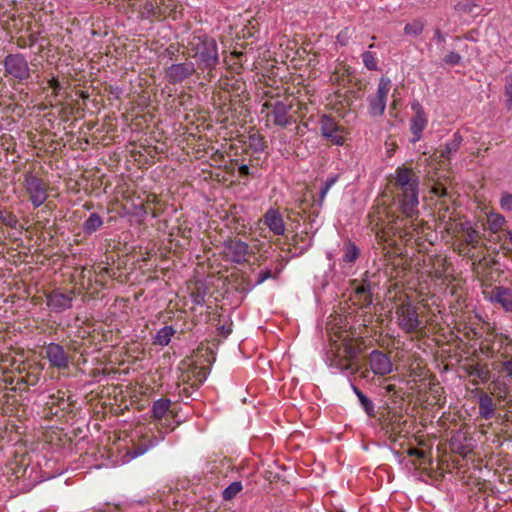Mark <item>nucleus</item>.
I'll return each instance as SVG.
<instances>
[{
    "instance_id": "obj_11",
    "label": "nucleus",
    "mask_w": 512,
    "mask_h": 512,
    "mask_svg": "<svg viewBox=\"0 0 512 512\" xmlns=\"http://www.w3.org/2000/svg\"><path fill=\"white\" fill-rule=\"evenodd\" d=\"M413 116L410 119V131L412 133L411 143L415 144L422 138V133L428 125V117L418 100H414L410 104Z\"/></svg>"
},
{
    "instance_id": "obj_15",
    "label": "nucleus",
    "mask_w": 512,
    "mask_h": 512,
    "mask_svg": "<svg viewBox=\"0 0 512 512\" xmlns=\"http://www.w3.org/2000/svg\"><path fill=\"white\" fill-rule=\"evenodd\" d=\"M263 223L276 236H283L286 232L283 216L276 208L271 207L267 209L263 216Z\"/></svg>"
},
{
    "instance_id": "obj_20",
    "label": "nucleus",
    "mask_w": 512,
    "mask_h": 512,
    "mask_svg": "<svg viewBox=\"0 0 512 512\" xmlns=\"http://www.w3.org/2000/svg\"><path fill=\"white\" fill-rule=\"evenodd\" d=\"M479 415L485 420H489L495 415V404L493 399L486 393L478 397Z\"/></svg>"
},
{
    "instance_id": "obj_27",
    "label": "nucleus",
    "mask_w": 512,
    "mask_h": 512,
    "mask_svg": "<svg viewBox=\"0 0 512 512\" xmlns=\"http://www.w3.org/2000/svg\"><path fill=\"white\" fill-rule=\"evenodd\" d=\"M339 175L338 174H331L327 177L326 181L324 182L323 186L320 189L319 198L317 199V205L321 208L323 206V203L325 201V198L329 192V190L335 185V183L338 181Z\"/></svg>"
},
{
    "instance_id": "obj_37",
    "label": "nucleus",
    "mask_w": 512,
    "mask_h": 512,
    "mask_svg": "<svg viewBox=\"0 0 512 512\" xmlns=\"http://www.w3.org/2000/svg\"><path fill=\"white\" fill-rule=\"evenodd\" d=\"M350 36L351 34L349 29L345 28L336 35V42L341 46H346L349 42Z\"/></svg>"
},
{
    "instance_id": "obj_8",
    "label": "nucleus",
    "mask_w": 512,
    "mask_h": 512,
    "mask_svg": "<svg viewBox=\"0 0 512 512\" xmlns=\"http://www.w3.org/2000/svg\"><path fill=\"white\" fill-rule=\"evenodd\" d=\"M195 63L189 60L172 63L164 69V79L171 85L181 84L196 73Z\"/></svg>"
},
{
    "instance_id": "obj_3",
    "label": "nucleus",
    "mask_w": 512,
    "mask_h": 512,
    "mask_svg": "<svg viewBox=\"0 0 512 512\" xmlns=\"http://www.w3.org/2000/svg\"><path fill=\"white\" fill-rule=\"evenodd\" d=\"M5 76L19 83L27 81L31 77V68L26 56L20 52L9 53L3 59Z\"/></svg>"
},
{
    "instance_id": "obj_31",
    "label": "nucleus",
    "mask_w": 512,
    "mask_h": 512,
    "mask_svg": "<svg viewBox=\"0 0 512 512\" xmlns=\"http://www.w3.org/2000/svg\"><path fill=\"white\" fill-rule=\"evenodd\" d=\"M424 30V24L421 21L415 20L407 23L404 27V33L409 36H419Z\"/></svg>"
},
{
    "instance_id": "obj_46",
    "label": "nucleus",
    "mask_w": 512,
    "mask_h": 512,
    "mask_svg": "<svg viewBox=\"0 0 512 512\" xmlns=\"http://www.w3.org/2000/svg\"><path fill=\"white\" fill-rule=\"evenodd\" d=\"M218 331L223 337H228L232 332V328L230 326L221 325L218 327Z\"/></svg>"
},
{
    "instance_id": "obj_29",
    "label": "nucleus",
    "mask_w": 512,
    "mask_h": 512,
    "mask_svg": "<svg viewBox=\"0 0 512 512\" xmlns=\"http://www.w3.org/2000/svg\"><path fill=\"white\" fill-rule=\"evenodd\" d=\"M488 228L492 233H497L505 223L504 216L498 213H490L487 216Z\"/></svg>"
},
{
    "instance_id": "obj_18",
    "label": "nucleus",
    "mask_w": 512,
    "mask_h": 512,
    "mask_svg": "<svg viewBox=\"0 0 512 512\" xmlns=\"http://www.w3.org/2000/svg\"><path fill=\"white\" fill-rule=\"evenodd\" d=\"M360 256L359 247L350 239H347L343 243L342 247V255L340 258V262L343 266L349 265L352 266Z\"/></svg>"
},
{
    "instance_id": "obj_35",
    "label": "nucleus",
    "mask_w": 512,
    "mask_h": 512,
    "mask_svg": "<svg viewBox=\"0 0 512 512\" xmlns=\"http://www.w3.org/2000/svg\"><path fill=\"white\" fill-rule=\"evenodd\" d=\"M476 7H478L477 0H460L455 5L457 11L465 13H472Z\"/></svg>"
},
{
    "instance_id": "obj_42",
    "label": "nucleus",
    "mask_w": 512,
    "mask_h": 512,
    "mask_svg": "<svg viewBox=\"0 0 512 512\" xmlns=\"http://www.w3.org/2000/svg\"><path fill=\"white\" fill-rule=\"evenodd\" d=\"M160 425L161 427L159 428V432L162 433L161 437L164 436L165 433L173 431L176 427V425H174L171 421L168 420H162Z\"/></svg>"
},
{
    "instance_id": "obj_5",
    "label": "nucleus",
    "mask_w": 512,
    "mask_h": 512,
    "mask_svg": "<svg viewBox=\"0 0 512 512\" xmlns=\"http://www.w3.org/2000/svg\"><path fill=\"white\" fill-rule=\"evenodd\" d=\"M397 325L406 334H413L423 329L418 309L411 302H403L396 307Z\"/></svg>"
},
{
    "instance_id": "obj_14",
    "label": "nucleus",
    "mask_w": 512,
    "mask_h": 512,
    "mask_svg": "<svg viewBox=\"0 0 512 512\" xmlns=\"http://www.w3.org/2000/svg\"><path fill=\"white\" fill-rule=\"evenodd\" d=\"M45 352L46 358L52 367L60 370L68 368L69 356L62 345L51 342L46 346Z\"/></svg>"
},
{
    "instance_id": "obj_13",
    "label": "nucleus",
    "mask_w": 512,
    "mask_h": 512,
    "mask_svg": "<svg viewBox=\"0 0 512 512\" xmlns=\"http://www.w3.org/2000/svg\"><path fill=\"white\" fill-rule=\"evenodd\" d=\"M369 364L371 372L376 376L389 375L394 368L390 357L380 350L371 351L369 355Z\"/></svg>"
},
{
    "instance_id": "obj_48",
    "label": "nucleus",
    "mask_w": 512,
    "mask_h": 512,
    "mask_svg": "<svg viewBox=\"0 0 512 512\" xmlns=\"http://www.w3.org/2000/svg\"><path fill=\"white\" fill-rule=\"evenodd\" d=\"M178 52V50L173 46V45H170L167 49H166V54L168 55V57L172 60L174 58V56L176 55V53Z\"/></svg>"
},
{
    "instance_id": "obj_21",
    "label": "nucleus",
    "mask_w": 512,
    "mask_h": 512,
    "mask_svg": "<svg viewBox=\"0 0 512 512\" xmlns=\"http://www.w3.org/2000/svg\"><path fill=\"white\" fill-rule=\"evenodd\" d=\"M350 386L354 394L357 396L361 407L368 416L375 415V405L352 381L349 379Z\"/></svg>"
},
{
    "instance_id": "obj_33",
    "label": "nucleus",
    "mask_w": 512,
    "mask_h": 512,
    "mask_svg": "<svg viewBox=\"0 0 512 512\" xmlns=\"http://www.w3.org/2000/svg\"><path fill=\"white\" fill-rule=\"evenodd\" d=\"M0 221L12 229H16L19 222L15 214L5 210H0Z\"/></svg>"
},
{
    "instance_id": "obj_49",
    "label": "nucleus",
    "mask_w": 512,
    "mask_h": 512,
    "mask_svg": "<svg viewBox=\"0 0 512 512\" xmlns=\"http://www.w3.org/2000/svg\"><path fill=\"white\" fill-rule=\"evenodd\" d=\"M193 303L196 304V305H203L204 303V297L203 296H200V295H197L194 299H193Z\"/></svg>"
},
{
    "instance_id": "obj_39",
    "label": "nucleus",
    "mask_w": 512,
    "mask_h": 512,
    "mask_svg": "<svg viewBox=\"0 0 512 512\" xmlns=\"http://www.w3.org/2000/svg\"><path fill=\"white\" fill-rule=\"evenodd\" d=\"M356 293L363 297L364 301H371V292L369 285L361 284L356 288Z\"/></svg>"
},
{
    "instance_id": "obj_55",
    "label": "nucleus",
    "mask_w": 512,
    "mask_h": 512,
    "mask_svg": "<svg viewBox=\"0 0 512 512\" xmlns=\"http://www.w3.org/2000/svg\"><path fill=\"white\" fill-rule=\"evenodd\" d=\"M281 141H282L283 143H285V142H286V136H284V137L281 139Z\"/></svg>"
},
{
    "instance_id": "obj_6",
    "label": "nucleus",
    "mask_w": 512,
    "mask_h": 512,
    "mask_svg": "<svg viewBox=\"0 0 512 512\" xmlns=\"http://www.w3.org/2000/svg\"><path fill=\"white\" fill-rule=\"evenodd\" d=\"M391 87L392 82L388 77H381L379 79L376 93L374 95H369L367 98L369 114L371 116L379 117L384 114Z\"/></svg>"
},
{
    "instance_id": "obj_56",
    "label": "nucleus",
    "mask_w": 512,
    "mask_h": 512,
    "mask_svg": "<svg viewBox=\"0 0 512 512\" xmlns=\"http://www.w3.org/2000/svg\"><path fill=\"white\" fill-rule=\"evenodd\" d=\"M454 39L457 41L461 40L460 37H458V36H456Z\"/></svg>"
},
{
    "instance_id": "obj_17",
    "label": "nucleus",
    "mask_w": 512,
    "mask_h": 512,
    "mask_svg": "<svg viewBox=\"0 0 512 512\" xmlns=\"http://www.w3.org/2000/svg\"><path fill=\"white\" fill-rule=\"evenodd\" d=\"M163 440H164V436L159 437V438L156 436H152L148 440L136 445L135 447L130 449L124 456L125 462H128L132 459H135L139 456L144 455L147 451H149L153 447L157 446Z\"/></svg>"
},
{
    "instance_id": "obj_47",
    "label": "nucleus",
    "mask_w": 512,
    "mask_h": 512,
    "mask_svg": "<svg viewBox=\"0 0 512 512\" xmlns=\"http://www.w3.org/2000/svg\"><path fill=\"white\" fill-rule=\"evenodd\" d=\"M238 170L241 176H249L251 174L250 168L246 164L240 165Z\"/></svg>"
},
{
    "instance_id": "obj_26",
    "label": "nucleus",
    "mask_w": 512,
    "mask_h": 512,
    "mask_svg": "<svg viewBox=\"0 0 512 512\" xmlns=\"http://www.w3.org/2000/svg\"><path fill=\"white\" fill-rule=\"evenodd\" d=\"M462 231L464 232V242L467 245L476 248L479 243V233L476 231L470 222H465L462 224Z\"/></svg>"
},
{
    "instance_id": "obj_25",
    "label": "nucleus",
    "mask_w": 512,
    "mask_h": 512,
    "mask_svg": "<svg viewBox=\"0 0 512 512\" xmlns=\"http://www.w3.org/2000/svg\"><path fill=\"white\" fill-rule=\"evenodd\" d=\"M174 334L175 329L172 326L166 325L157 331L156 335L153 337V343L160 346H167Z\"/></svg>"
},
{
    "instance_id": "obj_51",
    "label": "nucleus",
    "mask_w": 512,
    "mask_h": 512,
    "mask_svg": "<svg viewBox=\"0 0 512 512\" xmlns=\"http://www.w3.org/2000/svg\"><path fill=\"white\" fill-rule=\"evenodd\" d=\"M370 372H371V369H370V370H365V371H363V372L361 373V375H360V376H361V378H364V379L368 378V377H369V375H370Z\"/></svg>"
},
{
    "instance_id": "obj_45",
    "label": "nucleus",
    "mask_w": 512,
    "mask_h": 512,
    "mask_svg": "<svg viewBox=\"0 0 512 512\" xmlns=\"http://www.w3.org/2000/svg\"><path fill=\"white\" fill-rule=\"evenodd\" d=\"M48 84H49L50 88L53 89L54 94L57 95L59 90L61 89V84H60L59 80L57 78L53 77L48 81Z\"/></svg>"
},
{
    "instance_id": "obj_50",
    "label": "nucleus",
    "mask_w": 512,
    "mask_h": 512,
    "mask_svg": "<svg viewBox=\"0 0 512 512\" xmlns=\"http://www.w3.org/2000/svg\"><path fill=\"white\" fill-rule=\"evenodd\" d=\"M496 388H497L499 391L503 392L504 394H506V393L508 392L507 387H506V385H505L504 383H499V384H497V385H496Z\"/></svg>"
},
{
    "instance_id": "obj_43",
    "label": "nucleus",
    "mask_w": 512,
    "mask_h": 512,
    "mask_svg": "<svg viewBox=\"0 0 512 512\" xmlns=\"http://www.w3.org/2000/svg\"><path fill=\"white\" fill-rule=\"evenodd\" d=\"M407 454L411 457H417L419 459H422L425 457V452L423 450L417 449V448H409L407 450Z\"/></svg>"
},
{
    "instance_id": "obj_19",
    "label": "nucleus",
    "mask_w": 512,
    "mask_h": 512,
    "mask_svg": "<svg viewBox=\"0 0 512 512\" xmlns=\"http://www.w3.org/2000/svg\"><path fill=\"white\" fill-rule=\"evenodd\" d=\"M463 142L462 135L456 131L452 137L443 145L440 151V157L444 160H451L452 157L458 152Z\"/></svg>"
},
{
    "instance_id": "obj_32",
    "label": "nucleus",
    "mask_w": 512,
    "mask_h": 512,
    "mask_svg": "<svg viewBox=\"0 0 512 512\" xmlns=\"http://www.w3.org/2000/svg\"><path fill=\"white\" fill-rule=\"evenodd\" d=\"M364 66L370 71L378 69V61L371 51H365L361 55Z\"/></svg>"
},
{
    "instance_id": "obj_23",
    "label": "nucleus",
    "mask_w": 512,
    "mask_h": 512,
    "mask_svg": "<svg viewBox=\"0 0 512 512\" xmlns=\"http://www.w3.org/2000/svg\"><path fill=\"white\" fill-rule=\"evenodd\" d=\"M103 225V219L98 213H91L84 221L82 230L86 235L95 233Z\"/></svg>"
},
{
    "instance_id": "obj_1",
    "label": "nucleus",
    "mask_w": 512,
    "mask_h": 512,
    "mask_svg": "<svg viewBox=\"0 0 512 512\" xmlns=\"http://www.w3.org/2000/svg\"><path fill=\"white\" fill-rule=\"evenodd\" d=\"M187 48L195 66L212 76L221 62L216 39L206 33L194 32L187 39Z\"/></svg>"
},
{
    "instance_id": "obj_30",
    "label": "nucleus",
    "mask_w": 512,
    "mask_h": 512,
    "mask_svg": "<svg viewBox=\"0 0 512 512\" xmlns=\"http://www.w3.org/2000/svg\"><path fill=\"white\" fill-rule=\"evenodd\" d=\"M242 488L243 486L240 481L232 482L223 490V499L226 501L232 500L242 490Z\"/></svg>"
},
{
    "instance_id": "obj_44",
    "label": "nucleus",
    "mask_w": 512,
    "mask_h": 512,
    "mask_svg": "<svg viewBox=\"0 0 512 512\" xmlns=\"http://www.w3.org/2000/svg\"><path fill=\"white\" fill-rule=\"evenodd\" d=\"M502 368L506 372V375L512 381V359L503 361L502 362Z\"/></svg>"
},
{
    "instance_id": "obj_2",
    "label": "nucleus",
    "mask_w": 512,
    "mask_h": 512,
    "mask_svg": "<svg viewBox=\"0 0 512 512\" xmlns=\"http://www.w3.org/2000/svg\"><path fill=\"white\" fill-rule=\"evenodd\" d=\"M395 186L400 191L398 200L402 213L408 218L418 216L419 205V177L411 168L399 166L395 170Z\"/></svg>"
},
{
    "instance_id": "obj_12",
    "label": "nucleus",
    "mask_w": 512,
    "mask_h": 512,
    "mask_svg": "<svg viewBox=\"0 0 512 512\" xmlns=\"http://www.w3.org/2000/svg\"><path fill=\"white\" fill-rule=\"evenodd\" d=\"M47 307L54 313H63L73 306V291L63 292L60 289H54L45 295Z\"/></svg>"
},
{
    "instance_id": "obj_54",
    "label": "nucleus",
    "mask_w": 512,
    "mask_h": 512,
    "mask_svg": "<svg viewBox=\"0 0 512 512\" xmlns=\"http://www.w3.org/2000/svg\"><path fill=\"white\" fill-rule=\"evenodd\" d=\"M508 236H509V241H510V242H511V244H512V232H509V233H508Z\"/></svg>"
},
{
    "instance_id": "obj_9",
    "label": "nucleus",
    "mask_w": 512,
    "mask_h": 512,
    "mask_svg": "<svg viewBox=\"0 0 512 512\" xmlns=\"http://www.w3.org/2000/svg\"><path fill=\"white\" fill-rule=\"evenodd\" d=\"M222 247L225 260L234 264L247 262L250 250L248 243L237 238H230L223 242Z\"/></svg>"
},
{
    "instance_id": "obj_7",
    "label": "nucleus",
    "mask_w": 512,
    "mask_h": 512,
    "mask_svg": "<svg viewBox=\"0 0 512 512\" xmlns=\"http://www.w3.org/2000/svg\"><path fill=\"white\" fill-rule=\"evenodd\" d=\"M319 126L321 136L336 146H343L345 144V128L340 126L335 118L329 114H321L319 116Z\"/></svg>"
},
{
    "instance_id": "obj_24",
    "label": "nucleus",
    "mask_w": 512,
    "mask_h": 512,
    "mask_svg": "<svg viewBox=\"0 0 512 512\" xmlns=\"http://www.w3.org/2000/svg\"><path fill=\"white\" fill-rule=\"evenodd\" d=\"M248 145L254 153H263L267 148L265 137L258 132L249 133Z\"/></svg>"
},
{
    "instance_id": "obj_4",
    "label": "nucleus",
    "mask_w": 512,
    "mask_h": 512,
    "mask_svg": "<svg viewBox=\"0 0 512 512\" xmlns=\"http://www.w3.org/2000/svg\"><path fill=\"white\" fill-rule=\"evenodd\" d=\"M23 186L33 208L41 207L48 199V184L32 171L23 175Z\"/></svg>"
},
{
    "instance_id": "obj_52",
    "label": "nucleus",
    "mask_w": 512,
    "mask_h": 512,
    "mask_svg": "<svg viewBox=\"0 0 512 512\" xmlns=\"http://www.w3.org/2000/svg\"><path fill=\"white\" fill-rule=\"evenodd\" d=\"M385 389H386V391H387L388 393H390V392H394V391H395V386H394V385H387V386L385 387Z\"/></svg>"
},
{
    "instance_id": "obj_41",
    "label": "nucleus",
    "mask_w": 512,
    "mask_h": 512,
    "mask_svg": "<svg viewBox=\"0 0 512 512\" xmlns=\"http://www.w3.org/2000/svg\"><path fill=\"white\" fill-rule=\"evenodd\" d=\"M276 276L272 274L271 270L270 269H265L263 271H261L258 275V278H257V281L255 283V285H260L262 284L263 282H265L266 280L270 279V278H275Z\"/></svg>"
},
{
    "instance_id": "obj_10",
    "label": "nucleus",
    "mask_w": 512,
    "mask_h": 512,
    "mask_svg": "<svg viewBox=\"0 0 512 512\" xmlns=\"http://www.w3.org/2000/svg\"><path fill=\"white\" fill-rule=\"evenodd\" d=\"M264 107L271 109L268 117L272 119V122L275 126L285 128L296 122L295 118L291 114V104H287L284 101L278 100L274 103L266 102Z\"/></svg>"
},
{
    "instance_id": "obj_34",
    "label": "nucleus",
    "mask_w": 512,
    "mask_h": 512,
    "mask_svg": "<svg viewBox=\"0 0 512 512\" xmlns=\"http://www.w3.org/2000/svg\"><path fill=\"white\" fill-rule=\"evenodd\" d=\"M504 95L506 97V108L508 110H512V75H508L505 77Z\"/></svg>"
},
{
    "instance_id": "obj_38",
    "label": "nucleus",
    "mask_w": 512,
    "mask_h": 512,
    "mask_svg": "<svg viewBox=\"0 0 512 512\" xmlns=\"http://www.w3.org/2000/svg\"><path fill=\"white\" fill-rule=\"evenodd\" d=\"M500 206L503 210L512 212V194L504 193L500 199Z\"/></svg>"
},
{
    "instance_id": "obj_16",
    "label": "nucleus",
    "mask_w": 512,
    "mask_h": 512,
    "mask_svg": "<svg viewBox=\"0 0 512 512\" xmlns=\"http://www.w3.org/2000/svg\"><path fill=\"white\" fill-rule=\"evenodd\" d=\"M491 303L499 304L505 311L512 312V291L503 286H495L491 294L486 297Z\"/></svg>"
},
{
    "instance_id": "obj_53",
    "label": "nucleus",
    "mask_w": 512,
    "mask_h": 512,
    "mask_svg": "<svg viewBox=\"0 0 512 512\" xmlns=\"http://www.w3.org/2000/svg\"><path fill=\"white\" fill-rule=\"evenodd\" d=\"M30 41L31 45H33L36 42V37L34 35H30Z\"/></svg>"
},
{
    "instance_id": "obj_40",
    "label": "nucleus",
    "mask_w": 512,
    "mask_h": 512,
    "mask_svg": "<svg viewBox=\"0 0 512 512\" xmlns=\"http://www.w3.org/2000/svg\"><path fill=\"white\" fill-rule=\"evenodd\" d=\"M433 40L441 50L444 49L446 43V35L443 34L439 29L435 30Z\"/></svg>"
},
{
    "instance_id": "obj_28",
    "label": "nucleus",
    "mask_w": 512,
    "mask_h": 512,
    "mask_svg": "<svg viewBox=\"0 0 512 512\" xmlns=\"http://www.w3.org/2000/svg\"><path fill=\"white\" fill-rule=\"evenodd\" d=\"M330 369L333 372H347L349 371L350 374H354L355 370L352 368L351 364L348 363L343 358H340L338 356H334L329 364Z\"/></svg>"
},
{
    "instance_id": "obj_36",
    "label": "nucleus",
    "mask_w": 512,
    "mask_h": 512,
    "mask_svg": "<svg viewBox=\"0 0 512 512\" xmlns=\"http://www.w3.org/2000/svg\"><path fill=\"white\" fill-rule=\"evenodd\" d=\"M443 62L450 66H457L461 64L462 56L457 52L451 51L443 58Z\"/></svg>"
},
{
    "instance_id": "obj_22",
    "label": "nucleus",
    "mask_w": 512,
    "mask_h": 512,
    "mask_svg": "<svg viewBox=\"0 0 512 512\" xmlns=\"http://www.w3.org/2000/svg\"><path fill=\"white\" fill-rule=\"evenodd\" d=\"M171 406V400L160 398L153 402L151 412L154 420L162 421Z\"/></svg>"
}]
</instances>
